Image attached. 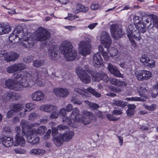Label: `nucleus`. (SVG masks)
<instances>
[{
    "label": "nucleus",
    "mask_w": 158,
    "mask_h": 158,
    "mask_svg": "<svg viewBox=\"0 0 158 158\" xmlns=\"http://www.w3.org/2000/svg\"><path fill=\"white\" fill-rule=\"evenodd\" d=\"M1 140L3 144L7 147L12 145L13 143V139L9 137H4L2 138Z\"/></svg>",
    "instance_id": "obj_29"
},
{
    "label": "nucleus",
    "mask_w": 158,
    "mask_h": 158,
    "mask_svg": "<svg viewBox=\"0 0 158 158\" xmlns=\"http://www.w3.org/2000/svg\"><path fill=\"white\" fill-rule=\"evenodd\" d=\"M53 92L56 96L62 98L66 97L69 94L68 89L65 88H55L53 89Z\"/></svg>",
    "instance_id": "obj_17"
},
{
    "label": "nucleus",
    "mask_w": 158,
    "mask_h": 158,
    "mask_svg": "<svg viewBox=\"0 0 158 158\" xmlns=\"http://www.w3.org/2000/svg\"><path fill=\"white\" fill-rule=\"evenodd\" d=\"M101 79H103V81L107 82L109 80V78L106 74L104 73H101Z\"/></svg>",
    "instance_id": "obj_53"
},
{
    "label": "nucleus",
    "mask_w": 158,
    "mask_h": 158,
    "mask_svg": "<svg viewBox=\"0 0 158 158\" xmlns=\"http://www.w3.org/2000/svg\"><path fill=\"white\" fill-rule=\"evenodd\" d=\"M57 109L56 106L51 104L43 105L40 107V110L46 112H50L53 110H56Z\"/></svg>",
    "instance_id": "obj_26"
},
{
    "label": "nucleus",
    "mask_w": 158,
    "mask_h": 158,
    "mask_svg": "<svg viewBox=\"0 0 158 158\" xmlns=\"http://www.w3.org/2000/svg\"><path fill=\"white\" fill-rule=\"evenodd\" d=\"M60 49L68 61H73L76 58L77 51L73 49L72 43L68 40H64L61 43Z\"/></svg>",
    "instance_id": "obj_4"
},
{
    "label": "nucleus",
    "mask_w": 158,
    "mask_h": 158,
    "mask_svg": "<svg viewBox=\"0 0 158 158\" xmlns=\"http://www.w3.org/2000/svg\"><path fill=\"white\" fill-rule=\"evenodd\" d=\"M137 90L140 96L144 98H147V96L145 94V93L147 92V90L145 88L139 86L137 88Z\"/></svg>",
    "instance_id": "obj_35"
},
{
    "label": "nucleus",
    "mask_w": 158,
    "mask_h": 158,
    "mask_svg": "<svg viewBox=\"0 0 158 158\" xmlns=\"http://www.w3.org/2000/svg\"><path fill=\"white\" fill-rule=\"evenodd\" d=\"M29 153L31 155H37V148L31 150L29 152Z\"/></svg>",
    "instance_id": "obj_64"
},
{
    "label": "nucleus",
    "mask_w": 158,
    "mask_h": 158,
    "mask_svg": "<svg viewBox=\"0 0 158 158\" xmlns=\"http://www.w3.org/2000/svg\"><path fill=\"white\" fill-rule=\"evenodd\" d=\"M89 73H90L93 77V79L95 81H99L101 80V73H98L94 71L87 70Z\"/></svg>",
    "instance_id": "obj_31"
},
{
    "label": "nucleus",
    "mask_w": 158,
    "mask_h": 158,
    "mask_svg": "<svg viewBox=\"0 0 158 158\" xmlns=\"http://www.w3.org/2000/svg\"><path fill=\"white\" fill-rule=\"evenodd\" d=\"M34 75L32 76L29 73L25 72L17 73L14 74V79H9L5 81V85L10 89L20 91L24 88L31 87L35 83L40 86H44L45 83L41 80L42 79L40 73L36 72Z\"/></svg>",
    "instance_id": "obj_2"
},
{
    "label": "nucleus",
    "mask_w": 158,
    "mask_h": 158,
    "mask_svg": "<svg viewBox=\"0 0 158 158\" xmlns=\"http://www.w3.org/2000/svg\"><path fill=\"white\" fill-rule=\"evenodd\" d=\"M139 101L144 102L145 100L144 99L139 98L137 97L129 98V101Z\"/></svg>",
    "instance_id": "obj_49"
},
{
    "label": "nucleus",
    "mask_w": 158,
    "mask_h": 158,
    "mask_svg": "<svg viewBox=\"0 0 158 158\" xmlns=\"http://www.w3.org/2000/svg\"><path fill=\"white\" fill-rule=\"evenodd\" d=\"M76 73L80 80L83 82L89 83L91 81V78L86 71L80 66L76 69Z\"/></svg>",
    "instance_id": "obj_12"
},
{
    "label": "nucleus",
    "mask_w": 158,
    "mask_h": 158,
    "mask_svg": "<svg viewBox=\"0 0 158 158\" xmlns=\"http://www.w3.org/2000/svg\"><path fill=\"white\" fill-rule=\"evenodd\" d=\"M26 65L23 64H15L11 65L7 68V71L8 73H12L21 70L26 68Z\"/></svg>",
    "instance_id": "obj_16"
},
{
    "label": "nucleus",
    "mask_w": 158,
    "mask_h": 158,
    "mask_svg": "<svg viewBox=\"0 0 158 158\" xmlns=\"http://www.w3.org/2000/svg\"><path fill=\"white\" fill-rule=\"evenodd\" d=\"M118 50L115 48L113 47L110 48L108 50L107 54L109 56L113 57L116 56L118 54Z\"/></svg>",
    "instance_id": "obj_33"
},
{
    "label": "nucleus",
    "mask_w": 158,
    "mask_h": 158,
    "mask_svg": "<svg viewBox=\"0 0 158 158\" xmlns=\"http://www.w3.org/2000/svg\"><path fill=\"white\" fill-rule=\"evenodd\" d=\"M111 35L112 37L115 40L119 38L122 36V31L118 25L113 24L110 27Z\"/></svg>",
    "instance_id": "obj_13"
},
{
    "label": "nucleus",
    "mask_w": 158,
    "mask_h": 158,
    "mask_svg": "<svg viewBox=\"0 0 158 158\" xmlns=\"http://www.w3.org/2000/svg\"><path fill=\"white\" fill-rule=\"evenodd\" d=\"M98 50L99 52L102 54L104 58L106 60H108L109 59V56L107 53L106 52H103V48L101 45H99L98 46Z\"/></svg>",
    "instance_id": "obj_40"
},
{
    "label": "nucleus",
    "mask_w": 158,
    "mask_h": 158,
    "mask_svg": "<svg viewBox=\"0 0 158 158\" xmlns=\"http://www.w3.org/2000/svg\"><path fill=\"white\" fill-rule=\"evenodd\" d=\"M45 153V150L42 148H37V155H43Z\"/></svg>",
    "instance_id": "obj_56"
},
{
    "label": "nucleus",
    "mask_w": 158,
    "mask_h": 158,
    "mask_svg": "<svg viewBox=\"0 0 158 158\" xmlns=\"http://www.w3.org/2000/svg\"><path fill=\"white\" fill-rule=\"evenodd\" d=\"M89 107L92 109H97L99 107V106L96 103H91L89 104Z\"/></svg>",
    "instance_id": "obj_52"
},
{
    "label": "nucleus",
    "mask_w": 158,
    "mask_h": 158,
    "mask_svg": "<svg viewBox=\"0 0 158 158\" xmlns=\"http://www.w3.org/2000/svg\"><path fill=\"white\" fill-rule=\"evenodd\" d=\"M87 90L97 98H99L101 96L100 94L98 93L94 89L91 87L88 88Z\"/></svg>",
    "instance_id": "obj_41"
},
{
    "label": "nucleus",
    "mask_w": 158,
    "mask_h": 158,
    "mask_svg": "<svg viewBox=\"0 0 158 158\" xmlns=\"http://www.w3.org/2000/svg\"><path fill=\"white\" fill-rule=\"evenodd\" d=\"M93 63L96 67H99L102 64V59L99 53L97 52L94 55Z\"/></svg>",
    "instance_id": "obj_23"
},
{
    "label": "nucleus",
    "mask_w": 158,
    "mask_h": 158,
    "mask_svg": "<svg viewBox=\"0 0 158 158\" xmlns=\"http://www.w3.org/2000/svg\"><path fill=\"white\" fill-rule=\"evenodd\" d=\"M75 135L74 132L72 130H68L65 131L62 135L65 142H68L71 140Z\"/></svg>",
    "instance_id": "obj_25"
},
{
    "label": "nucleus",
    "mask_w": 158,
    "mask_h": 158,
    "mask_svg": "<svg viewBox=\"0 0 158 158\" xmlns=\"http://www.w3.org/2000/svg\"><path fill=\"white\" fill-rule=\"evenodd\" d=\"M23 34L21 27L20 26L17 27L9 36L10 42L18 43L21 40L20 44L22 46L29 49L32 47L34 44L32 38L30 35L26 34L23 36Z\"/></svg>",
    "instance_id": "obj_3"
},
{
    "label": "nucleus",
    "mask_w": 158,
    "mask_h": 158,
    "mask_svg": "<svg viewBox=\"0 0 158 158\" xmlns=\"http://www.w3.org/2000/svg\"><path fill=\"white\" fill-rule=\"evenodd\" d=\"M78 17H79L77 15H71L70 16H69V18H68V20L71 21L74 20Z\"/></svg>",
    "instance_id": "obj_60"
},
{
    "label": "nucleus",
    "mask_w": 158,
    "mask_h": 158,
    "mask_svg": "<svg viewBox=\"0 0 158 158\" xmlns=\"http://www.w3.org/2000/svg\"><path fill=\"white\" fill-rule=\"evenodd\" d=\"M22 105L23 106V105ZM35 104L33 103H28L26 104L25 108L24 106H23L24 107L22 110L24 109V113H22V114H22L21 115L22 116H23L25 114V113L31 111L35 108Z\"/></svg>",
    "instance_id": "obj_32"
},
{
    "label": "nucleus",
    "mask_w": 158,
    "mask_h": 158,
    "mask_svg": "<svg viewBox=\"0 0 158 158\" xmlns=\"http://www.w3.org/2000/svg\"><path fill=\"white\" fill-rule=\"evenodd\" d=\"M89 8L87 6H84L80 4H77L76 5V8L74 9L73 12L76 14H77L80 12L85 13L87 12Z\"/></svg>",
    "instance_id": "obj_28"
},
{
    "label": "nucleus",
    "mask_w": 158,
    "mask_h": 158,
    "mask_svg": "<svg viewBox=\"0 0 158 158\" xmlns=\"http://www.w3.org/2000/svg\"><path fill=\"white\" fill-rule=\"evenodd\" d=\"M56 46L55 45H52L48 48V56L50 59L53 60L57 59Z\"/></svg>",
    "instance_id": "obj_21"
},
{
    "label": "nucleus",
    "mask_w": 158,
    "mask_h": 158,
    "mask_svg": "<svg viewBox=\"0 0 158 158\" xmlns=\"http://www.w3.org/2000/svg\"><path fill=\"white\" fill-rule=\"evenodd\" d=\"M2 96V98L3 100H17L20 97V95L15 92H10Z\"/></svg>",
    "instance_id": "obj_24"
},
{
    "label": "nucleus",
    "mask_w": 158,
    "mask_h": 158,
    "mask_svg": "<svg viewBox=\"0 0 158 158\" xmlns=\"http://www.w3.org/2000/svg\"><path fill=\"white\" fill-rule=\"evenodd\" d=\"M49 125L52 126V135L53 137L52 141L54 144L57 146L61 145L64 141L62 134L58 133V130L60 131L64 130L68 128V126L61 124L57 127V128L54 127V125H56L55 122H52L49 123Z\"/></svg>",
    "instance_id": "obj_6"
},
{
    "label": "nucleus",
    "mask_w": 158,
    "mask_h": 158,
    "mask_svg": "<svg viewBox=\"0 0 158 158\" xmlns=\"http://www.w3.org/2000/svg\"><path fill=\"white\" fill-rule=\"evenodd\" d=\"M24 132V135L26 134L27 137V140L28 143L33 144H35L39 143L40 138L38 136L34 135V134L28 131L26 133Z\"/></svg>",
    "instance_id": "obj_19"
},
{
    "label": "nucleus",
    "mask_w": 158,
    "mask_h": 158,
    "mask_svg": "<svg viewBox=\"0 0 158 158\" xmlns=\"http://www.w3.org/2000/svg\"><path fill=\"white\" fill-rule=\"evenodd\" d=\"M112 113L113 114H115L116 115H119L122 114V112H121V111L120 110H114L113 111Z\"/></svg>",
    "instance_id": "obj_63"
},
{
    "label": "nucleus",
    "mask_w": 158,
    "mask_h": 158,
    "mask_svg": "<svg viewBox=\"0 0 158 158\" xmlns=\"http://www.w3.org/2000/svg\"><path fill=\"white\" fill-rule=\"evenodd\" d=\"M143 106L144 108L150 111H153L156 109V104H152L150 106H148L147 105L144 104Z\"/></svg>",
    "instance_id": "obj_44"
},
{
    "label": "nucleus",
    "mask_w": 158,
    "mask_h": 158,
    "mask_svg": "<svg viewBox=\"0 0 158 158\" xmlns=\"http://www.w3.org/2000/svg\"><path fill=\"white\" fill-rule=\"evenodd\" d=\"M135 108V106L134 104H129V115H132L134 114Z\"/></svg>",
    "instance_id": "obj_43"
},
{
    "label": "nucleus",
    "mask_w": 158,
    "mask_h": 158,
    "mask_svg": "<svg viewBox=\"0 0 158 158\" xmlns=\"http://www.w3.org/2000/svg\"><path fill=\"white\" fill-rule=\"evenodd\" d=\"M119 80L114 78H112L110 79V81L111 83L116 86H117Z\"/></svg>",
    "instance_id": "obj_54"
},
{
    "label": "nucleus",
    "mask_w": 158,
    "mask_h": 158,
    "mask_svg": "<svg viewBox=\"0 0 158 158\" xmlns=\"http://www.w3.org/2000/svg\"><path fill=\"white\" fill-rule=\"evenodd\" d=\"M15 133L16 135L15 138L14 146H20L21 147L24 146L25 144V140L22 136L21 133V129L19 127H17L15 128Z\"/></svg>",
    "instance_id": "obj_11"
},
{
    "label": "nucleus",
    "mask_w": 158,
    "mask_h": 158,
    "mask_svg": "<svg viewBox=\"0 0 158 158\" xmlns=\"http://www.w3.org/2000/svg\"><path fill=\"white\" fill-rule=\"evenodd\" d=\"M44 97V94L42 91L40 90L35 91L31 94L32 99L37 102L42 101Z\"/></svg>",
    "instance_id": "obj_22"
},
{
    "label": "nucleus",
    "mask_w": 158,
    "mask_h": 158,
    "mask_svg": "<svg viewBox=\"0 0 158 158\" xmlns=\"http://www.w3.org/2000/svg\"><path fill=\"white\" fill-rule=\"evenodd\" d=\"M11 30L9 25H3L0 24V35L8 33Z\"/></svg>",
    "instance_id": "obj_30"
},
{
    "label": "nucleus",
    "mask_w": 158,
    "mask_h": 158,
    "mask_svg": "<svg viewBox=\"0 0 158 158\" xmlns=\"http://www.w3.org/2000/svg\"><path fill=\"white\" fill-rule=\"evenodd\" d=\"M107 117L109 120L116 121L119 119V118H115L113 117L111 114H108L107 115Z\"/></svg>",
    "instance_id": "obj_50"
},
{
    "label": "nucleus",
    "mask_w": 158,
    "mask_h": 158,
    "mask_svg": "<svg viewBox=\"0 0 158 158\" xmlns=\"http://www.w3.org/2000/svg\"><path fill=\"white\" fill-rule=\"evenodd\" d=\"M33 57L32 56H28L24 59V61L26 63H29L33 60Z\"/></svg>",
    "instance_id": "obj_48"
},
{
    "label": "nucleus",
    "mask_w": 158,
    "mask_h": 158,
    "mask_svg": "<svg viewBox=\"0 0 158 158\" xmlns=\"http://www.w3.org/2000/svg\"><path fill=\"white\" fill-rule=\"evenodd\" d=\"M101 44L106 48H108L112 43V40L109 34L106 31L100 32L97 36Z\"/></svg>",
    "instance_id": "obj_9"
},
{
    "label": "nucleus",
    "mask_w": 158,
    "mask_h": 158,
    "mask_svg": "<svg viewBox=\"0 0 158 158\" xmlns=\"http://www.w3.org/2000/svg\"><path fill=\"white\" fill-rule=\"evenodd\" d=\"M145 66L153 68L155 66V62L153 60L149 59L147 63H145Z\"/></svg>",
    "instance_id": "obj_47"
},
{
    "label": "nucleus",
    "mask_w": 158,
    "mask_h": 158,
    "mask_svg": "<svg viewBox=\"0 0 158 158\" xmlns=\"http://www.w3.org/2000/svg\"><path fill=\"white\" fill-rule=\"evenodd\" d=\"M73 105L71 104H68L66 106V110L68 112H70L72 110Z\"/></svg>",
    "instance_id": "obj_61"
},
{
    "label": "nucleus",
    "mask_w": 158,
    "mask_h": 158,
    "mask_svg": "<svg viewBox=\"0 0 158 158\" xmlns=\"http://www.w3.org/2000/svg\"><path fill=\"white\" fill-rule=\"evenodd\" d=\"M136 77L139 81L147 80L150 78L152 76V73L149 71L142 70L136 72Z\"/></svg>",
    "instance_id": "obj_14"
},
{
    "label": "nucleus",
    "mask_w": 158,
    "mask_h": 158,
    "mask_svg": "<svg viewBox=\"0 0 158 158\" xmlns=\"http://www.w3.org/2000/svg\"><path fill=\"white\" fill-rule=\"evenodd\" d=\"M13 153L15 154H25L27 152V151L24 149L21 148H16L13 150Z\"/></svg>",
    "instance_id": "obj_36"
},
{
    "label": "nucleus",
    "mask_w": 158,
    "mask_h": 158,
    "mask_svg": "<svg viewBox=\"0 0 158 158\" xmlns=\"http://www.w3.org/2000/svg\"><path fill=\"white\" fill-rule=\"evenodd\" d=\"M129 38L130 36L133 37L136 40H140L141 39V37L139 31L137 30L136 26H134L131 24L129 26ZM132 47L134 48L136 47V44L134 40L133 39L129 38Z\"/></svg>",
    "instance_id": "obj_8"
},
{
    "label": "nucleus",
    "mask_w": 158,
    "mask_h": 158,
    "mask_svg": "<svg viewBox=\"0 0 158 158\" xmlns=\"http://www.w3.org/2000/svg\"><path fill=\"white\" fill-rule=\"evenodd\" d=\"M98 25V23H95L89 24L87 27L90 30L93 29Z\"/></svg>",
    "instance_id": "obj_58"
},
{
    "label": "nucleus",
    "mask_w": 158,
    "mask_h": 158,
    "mask_svg": "<svg viewBox=\"0 0 158 158\" xmlns=\"http://www.w3.org/2000/svg\"><path fill=\"white\" fill-rule=\"evenodd\" d=\"M4 56H5L6 61H14L18 58L19 55L15 52H11L8 53L6 52V56L5 55Z\"/></svg>",
    "instance_id": "obj_27"
},
{
    "label": "nucleus",
    "mask_w": 158,
    "mask_h": 158,
    "mask_svg": "<svg viewBox=\"0 0 158 158\" xmlns=\"http://www.w3.org/2000/svg\"><path fill=\"white\" fill-rule=\"evenodd\" d=\"M51 133V130L50 129L48 130L47 132L44 136V139L46 140L49 138L50 136Z\"/></svg>",
    "instance_id": "obj_62"
},
{
    "label": "nucleus",
    "mask_w": 158,
    "mask_h": 158,
    "mask_svg": "<svg viewBox=\"0 0 158 158\" xmlns=\"http://www.w3.org/2000/svg\"><path fill=\"white\" fill-rule=\"evenodd\" d=\"M51 34L48 30L40 27L35 32V39L38 41H45L48 40Z\"/></svg>",
    "instance_id": "obj_7"
},
{
    "label": "nucleus",
    "mask_w": 158,
    "mask_h": 158,
    "mask_svg": "<svg viewBox=\"0 0 158 158\" xmlns=\"http://www.w3.org/2000/svg\"><path fill=\"white\" fill-rule=\"evenodd\" d=\"M74 91L85 97H90V94L87 93L84 90L78 88H75Z\"/></svg>",
    "instance_id": "obj_38"
},
{
    "label": "nucleus",
    "mask_w": 158,
    "mask_h": 158,
    "mask_svg": "<svg viewBox=\"0 0 158 158\" xmlns=\"http://www.w3.org/2000/svg\"><path fill=\"white\" fill-rule=\"evenodd\" d=\"M136 27L137 30L143 33H144L146 31V29L144 25L141 22L136 25Z\"/></svg>",
    "instance_id": "obj_37"
},
{
    "label": "nucleus",
    "mask_w": 158,
    "mask_h": 158,
    "mask_svg": "<svg viewBox=\"0 0 158 158\" xmlns=\"http://www.w3.org/2000/svg\"><path fill=\"white\" fill-rule=\"evenodd\" d=\"M23 106L21 104H17L11 105L10 106V110L9 111L7 114V117L8 118H10L13 115L12 111L14 112H18L22 110L23 108Z\"/></svg>",
    "instance_id": "obj_18"
},
{
    "label": "nucleus",
    "mask_w": 158,
    "mask_h": 158,
    "mask_svg": "<svg viewBox=\"0 0 158 158\" xmlns=\"http://www.w3.org/2000/svg\"><path fill=\"white\" fill-rule=\"evenodd\" d=\"M107 68L110 72L115 76L122 78L124 77L123 75L120 73L118 69L112 64L109 63Z\"/></svg>",
    "instance_id": "obj_20"
},
{
    "label": "nucleus",
    "mask_w": 158,
    "mask_h": 158,
    "mask_svg": "<svg viewBox=\"0 0 158 158\" xmlns=\"http://www.w3.org/2000/svg\"><path fill=\"white\" fill-rule=\"evenodd\" d=\"M36 118V114L35 113H31L29 116V119L30 120H33Z\"/></svg>",
    "instance_id": "obj_59"
},
{
    "label": "nucleus",
    "mask_w": 158,
    "mask_h": 158,
    "mask_svg": "<svg viewBox=\"0 0 158 158\" xmlns=\"http://www.w3.org/2000/svg\"><path fill=\"white\" fill-rule=\"evenodd\" d=\"M44 63V60H36L34 61L33 63V65L36 67H39L43 65Z\"/></svg>",
    "instance_id": "obj_42"
},
{
    "label": "nucleus",
    "mask_w": 158,
    "mask_h": 158,
    "mask_svg": "<svg viewBox=\"0 0 158 158\" xmlns=\"http://www.w3.org/2000/svg\"><path fill=\"white\" fill-rule=\"evenodd\" d=\"M112 103L115 105L123 107L127 105V102L122 100H114L112 101Z\"/></svg>",
    "instance_id": "obj_34"
},
{
    "label": "nucleus",
    "mask_w": 158,
    "mask_h": 158,
    "mask_svg": "<svg viewBox=\"0 0 158 158\" xmlns=\"http://www.w3.org/2000/svg\"><path fill=\"white\" fill-rule=\"evenodd\" d=\"M145 25L147 23H150L148 25V28L149 29H152L155 26L156 27L158 28V19L157 17L155 15L151 14L147 17L146 20Z\"/></svg>",
    "instance_id": "obj_15"
},
{
    "label": "nucleus",
    "mask_w": 158,
    "mask_h": 158,
    "mask_svg": "<svg viewBox=\"0 0 158 158\" xmlns=\"http://www.w3.org/2000/svg\"><path fill=\"white\" fill-rule=\"evenodd\" d=\"M21 125L22 128V133H24L25 129L27 131L34 134H41L44 133L46 130V127L44 126H40V124L35 123L28 124V123L25 120H22L21 122Z\"/></svg>",
    "instance_id": "obj_5"
},
{
    "label": "nucleus",
    "mask_w": 158,
    "mask_h": 158,
    "mask_svg": "<svg viewBox=\"0 0 158 158\" xmlns=\"http://www.w3.org/2000/svg\"><path fill=\"white\" fill-rule=\"evenodd\" d=\"M127 84L124 81H120L119 80L117 86L119 87H124L127 85Z\"/></svg>",
    "instance_id": "obj_55"
},
{
    "label": "nucleus",
    "mask_w": 158,
    "mask_h": 158,
    "mask_svg": "<svg viewBox=\"0 0 158 158\" xmlns=\"http://www.w3.org/2000/svg\"><path fill=\"white\" fill-rule=\"evenodd\" d=\"M49 118L53 119L57 118L60 115L63 116L62 122L65 124L76 128L77 126V122H80L85 125L90 123L92 121L94 115L91 112L87 111H83L80 114V111L77 107L74 108L70 116H67V113L64 108H61L59 111L53 110Z\"/></svg>",
    "instance_id": "obj_1"
},
{
    "label": "nucleus",
    "mask_w": 158,
    "mask_h": 158,
    "mask_svg": "<svg viewBox=\"0 0 158 158\" xmlns=\"http://www.w3.org/2000/svg\"><path fill=\"white\" fill-rule=\"evenodd\" d=\"M63 27L66 29L68 30L72 31L77 28V27L75 26H64Z\"/></svg>",
    "instance_id": "obj_51"
},
{
    "label": "nucleus",
    "mask_w": 158,
    "mask_h": 158,
    "mask_svg": "<svg viewBox=\"0 0 158 158\" xmlns=\"http://www.w3.org/2000/svg\"><path fill=\"white\" fill-rule=\"evenodd\" d=\"M149 59V58L147 57V56L144 54L142 55L140 58V61L145 65V63H147Z\"/></svg>",
    "instance_id": "obj_45"
},
{
    "label": "nucleus",
    "mask_w": 158,
    "mask_h": 158,
    "mask_svg": "<svg viewBox=\"0 0 158 158\" xmlns=\"http://www.w3.org/2000/svg\"><path fill=\"white\" fill-rule=\"evenodd\" d=\"M100 7V6L98 4H93L91 6V8L93 10L98 9Z\"/></svg>",
    "instance_id": "obj_57"
},
{
    "label": "nucleus",
    "mask_w": 158,
    "mask_h": 158,
    "mask_svg": "<svg viewBox=\"0 0 158 158\" xmlns=\"http://www.w3.org/2000/svg\"><path fill=\"white\" fill-rule=\"evenodd\" d=\"M131 21L132 23H134L133 24H132L134 26H136V25L140 22V20L139 19V17L138 16H135L134 15H130Z\"/></svg>",
    "instance_id": "obj_39"
},
{
    "label": "nucleus",
    "mask_w": 158,
    "mask_h": 158,
    "mask_svg": "<svg viewBox=\"0 0 158 158\" xmlns=\"http://www.w3.org/2000/svg\"><path fill=\"white\" fill-rule=\"evenodd\" d=\"M91 45L88 40L81 41L78 46L79 52L83 56H86L90 53Z\"/></svg>",
    "instance_id": "obj_10"
},
{
    "label": "nucleus",
    "mask_w": 158,
    "mask_h": 158,
    "mask_svg": "<svg viewBox=\"0 0 158 158\" xmlns=\"http://www.w3.org/2000/svg\"><path fill=\"white\" fill-rule=\"evenodd\" d=\"M71 102L74 104L81 105L82 103V102L78 98L75 97L72 98L71 100Z\"/></svg>",
    "instance_id": "obj_46"
}]
</instances>
